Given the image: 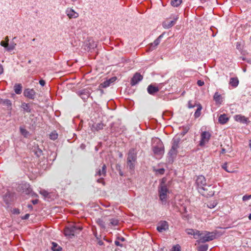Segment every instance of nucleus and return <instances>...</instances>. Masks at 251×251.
Returning a JSON list of instances; mask_svg holds the SVG:
<instances>
[{
  "label": "nucleus",
  "mask_w": 251,
  "mask_h": 251,
  "mask_svg": "<svg viewBox=\"0 0 251 251\" xmlns=\"http://www.w3.org/2000/svg\"><path fill=\"white\" fill-rule=\"evenodd\" d=\"M196 183L199 191L202 195L206 197H211L214 195V192L213 190L207 192V189L205 187L207 186L206 179L203 176H199L197 177Z\"/></svg>",
  "instance_id": "nucleus-1"
},
{
  "label": "nucleus",
  "mask_w": 251,
  "mask_h": 251,
  "mask_svg": "<svg viewBox=\"0 0 251 251\" xmlns=\"http://www.w3.org/2000/svg\"><path fill=\"white\" fill-rule=\"evenodd\" d=\"M136 159L137 153L136 151L133 149H130L128 151L127 158V165L129 169L133 170L134 169Z\"/></svg>",
  "instance_id": "nucleus-2"
},
{
  "label": "nucleus",
  "mask_w": 251,
  "mask_h": 251,
  "mask_svg": "<svg viewBox=\"0 0 251 251\" xmlns=\"http://www.w3.org/2000/svg\"><path fill=\"white\" fill-rule=\"evenodd\" d=\"M152 151L156 158H160L164 153L163 143L158 140L156 145L152 147Z\"/></svg>",
  "instance_id": "nucleus-3"
},
{
  "label": "nucleus",
  "mask_w": 251,
  "mask_h": 251,
  "mask_svg": "<svg viewBox=\"0 0 251 251\" xmlns=\"http://www.w3.org/2000/svg\"><path fill=\"white\" fill-rule=\"evenodd\" d=\"M159 197L163 203H165L169 193L168 189L164 183H161L158 188Z\"/></svg>",
  "instance_id": "nucleus-4"
},
{
  "label": "nucleus",
  "mask_w": 251,
  "mask_h": 251,
  "mask_svg": "<svg viewBox=\"0 0 251 251\" xmlns=\"http://www.w3.org/2000/svg\"><path fill=\"white\" fill-rule=\"evenodd\" d=\"M202 234L199 236V241L201 243L209 242L214 240L215 238V234L213 232H210L207 231L201 232Z\"/></svg>",
  "instance_id": "nucleus-5"
},
{
  "label": "nucleus",
  "mask_w": 251,
  "mask_h": 251,
  "mask_svg": "<svg viewBox=\"0 0 251 251\" xmlns=\"http://www.w3.org/2000/svg\"><path fill=\"white\" fill-rule=\"evenodd\" d=\"M211 135L209 132L203 131L201 134V139L200 142L201 146H204L205 144L208 142Z\"/></svg>",
  "instance_id": "nucleus-6"
},
{
  "label": "nucleus",
  "mask_w": 251,
  "mask_h": 251,
  "mask_svg": "<svg viewBox=\"0 0 251 251\" xmlns=\"http://www.w3.org/2000/svg\"><path fill=\"white\" fill-rule=\"evenodd\" d=\"M36 93L33 89L26 88L24 91V95L26 98L31 100H34Z\"/></svg>",
  "instance_id": "nucleus-7"
},
{
  "label": "nucleus",
  "mask_w": 251,
  "mask_h": 251,
  "mask_svg": "<svg viewBox=\"0 0 251 251\" xmlns=\"http://www.w3.org/2000/svg\"><path fill=\"white\" fill-rule=\"evenodd\" d=\"M169 229V225L167 222L162 221L158 223L157 230L159 232H164Z\"/></svg>",
  "instance_id": "nucleus-8"
},
{
  "label": "nucleus",
  "mask_w": 251,
  "mask_h": 251,
  "mask_svg": "<svg viewBox=\"0 0 251 251\" xmlns=\"http://www.w3.org/2000/svg\"><path fill=\"white\" fill-rule=\"evenodd\" d=\"M185 231L188 234L193 235L195 239H198L199 236L202 234L200 231L193 229H186Z\"/></svg>",
  "instance_id": "nucleus-9"
},
{
  "label": "nucleus",
  "mask_w": 251,
  "mask_h": 251,
  "mask_svg": "<svg viewBox=\"0 0 251 251\" xmlns=\"http://www.w3.org/2000/svg\"><path fill=\"white\" fill-rule=\"evenodd\" d=\"M66 14L70 19L77 18L79 16L78 13L72 8H68L66 10Z\"/></svg>",
  "instance_id": "nucleus-10"
},
{
  "label": "nucleus",
  "mask_w": 251,
  "mask_h": 251,
  "mask_svg": "<svg viewBox=\"0 0 251 251\" xmlns=\"http://www.w3.org/2000/svg\"><path fill=\"white\" fill-rule=\"evenodd\" d=\"M234 119L236 122L242 124H248L249 122V119L242 115H236L234 116Z\"/></svg>",
  "instance_id": "nucleus-11"
},
{
  "label": "nucleus",
  "mask_w": 251,
  "mask_h": 251,
  "mask_svg": "<svg viewBox=\"0 0 251 251\" xmlns=\"http://www.w3.org/2000/svg\"><path fill=\"white\" fill-rule=\"evenodd\" d=\"M143 79V76L139 73H136L131 80V85L132 86L136 85L140 81H141Z\"/></svg>",
  "instance_id": "nucleus-12"
},
{
  "label": "nucleus",
  "mask_w": 251,
  "mask_h": 251,
  "mask_svg": "<svg viewBox=\"0 0 251 251\" xmlns=\"http://www.w3.org/2000/svg\"><path fill=\"white\" fill-rule=\"evenodd\" d=\"M78 95L82 100H86L89 98L90 93L88 90L83 89L78 92Z\"/></svg>",
  "instance_id": "nucleus-13"
},
{
  "label": "nucleus",
  "mask_w": 251,
  "mask_h": 251,
  "mask_svg": "<svg viewBox=\"0 0 251 251\" xmlns=\"http://www.w3.org/2000/svg\"><path fill=\"white\" fill-rule=\"evenodd\" d=\"M159 88L157 86H155L152 84L149 85L147 88V91L150 95H154L155 93L158 92Z\"/></svg>",
  "instance_id": "nucleus-14"
},
{
  "label": "nucleus",
  "mask_w": 251,
  "mask_h": 251,
  "mask_svg": "<svg viewBox=\"0 0 251 251\" xmlns=\"http://www.w3.org/2000/svg\"><path fill=\"white\" fill-rule=\"evenodd\" d=\"M104 125L102 123H99L97 124H93L91 127V130L92 131H98L103 128Z\"/></svg>",
  "instance_id": "nucleus-15"
},
{
  "label": "nucleus",
  "mask_w": 251,
  "mask_h": 251,
  "mask_svg": "<svg viewBox=\"0 0 251 251\" xmlns=\"http://www.w3.org/2000/svg\"><path fill=\"white\" fill-rule=\"evenodd\" d=\"M178 17L177 16H176L174 18V20H172L170 22H165L163 23V27L165 28H169L172 27L176 24V21L178 19Z\"/></svg>",
  "instance_id": "nucleus-16"
},
{
  "label": "nucleus",
  "mask_w": 251,
  "mask_h": 251,
  "mask_svg": "<svg viewBox=\"0 0 251 251\" xmlns=\"http://www.w3.org/2000/svg\"><path fill=\"white\" fill-rule=\"evenodd\" d=\"M213 99L217 104H221L223 102V98L218 92H216L214 94Z\"/></svg>",
  "instance_id": "nucleus-17"
},
{
  "label": "nucleus",
  "mask_w": 251,
  "mask_h": 251,
  "mask_svg": "<svg viewBox=\"0 0 251 251\" xmlns=\"http://www.w3.org/2000/svg\"><path fill=\"white\" fill-rule=\"evenodd\" d=\"M163 37V34L160 35L151 44V48L153 50L159 44L161 41V39Z\"/></svg>",
  "instance_id": "nucleus-18"
},
{
  "label": "nucleus",
  "mask_w": 251,
  "mask_h": 251,
  "mask_svg": "<svg viewBox=\"0 0 251 251\" xmlns=\"http://www.w3.org/2000/svg\"><path fill=\"white\" fill-rule=\"evenodd\" d=\"M229 120V118L225 114L221 115L218 119L219 122L222 125L226 123Z\"/></svg>",
  "instance_id": "nucleus-19"
},
{
  "label": "nucleus",
  "mask_w": 251,
  "mask_h": 251,
  "mask_svg": "<svg viewBox=\"0 0 251 251\" xmlns=\"http://www.w3.org/2000/svg\"><path fill=\"white\" fill-rule=\"evenodd\" d=\"M180 139L178 137H175L172 140V148L177 150L179 148V145Z\"/></svg>",
  "instance_id": "nucleus-20"
},
{
  "label": "nucleus",
  "mask_w": 251,
  "mask_h": 251,
  "mask_svg": "<svg viewBox=\"0 0 251 251\" xmlns=\"http://www.w3.org/2000/svg\"><path fill=\"white\" fill-rule=\"evenodd\" d=\"M71 229H72V232H73V235L74 236L75 233H78L81 230L82 227L80 226H78L76 225H72L69 226Z\"/></svg>",
  "instance_id": "nucleus-21"
},
{
  "label": "nucleus",
  "mask_w": 251,
  "mask_h": 251,
  "mask_svg": "<svg viewBox=\"0 0 251 251\" xmlns=\"http://www.w3.org/2000/svg\"><path fill=\"white\" fill-rule=\"evenodd\" d=\"M106 166L105 165H103L102 167V169L101 170L100 169H99L97 172H96V176H106Z\"/></svg>",
  "instance_id": "nucleus-22"
},
{
  "label": "nucleus",
  "mask_w": 251,
  "mask_h": 251,
  "mask_svg": "<svg viewBox=\"0 0 251 251\" xmlns=\"http://www.w3.org/2000/svg\"><path fill=\"white\" fill-rule=\"evenodd\" d=\"M229 84L233 87H236L239 84V80L237 77H231Z\"/></svg>",
  "instance_id": "nucleus-23"
},
{
  "label": "nucleus",
  "mask_w": 251,
  "mask_h": 251,
  "mask_svg": "<svg viewBox=\"0 0 251 251\" xmlns=\"http://www.w3.org/2000/svg\"><path fill=\"white\" fill-rule=\"evenodd\" d=\"M14 92L16 94H21L22 91V85L20 83H16L14 86Z\"/></svg>",
  "instance_id": "nucleus-24"
},
{
  "label": "nucleus",
  "mask_w": 251,
  "mask_h": 251,
  "mask_svg": "<svg viewBox=\"0 0 251 251\" xmlns=\"http://www.w3.org/2000/svg\"><path fill=\"white\" fill-rule=\"evenodd\" d=\"M178 151L177 150L171 148V150L169 151L168 152V155L170 158H171L172 160H173L177 155Z\"/></svg>",
  "instance_id": "nucleus-25"
},
{
  "label": "nucleus",
  "mask_w": 251,
  "mask_h": 251,
  "mask_svg": "<svg viewBox=\"0 0 251 251\" xmlns=\"http://www.w3.org/2000/svg\"><path fill=\"white\" fill-rule=\"evenodd\" d=\"M196 106L197 107V109L195 112L194 116L196 118H197L199 117L201 114V110L202 109V106L201 104H197L196 105Z\"/></svg>",
  "instance_id": "nucleus-26"
},
{
  "label": "nucleus",
  "mask_w": 251,
  "mask_h": 251,
  "mask_svg": "<svg viewBox=\"0 0 251 251\" xmlns=\"http://www.w3.org/2000/svg\"><path fill=\"white\" fill-rule=\"evenodd\" d=\"M21 107L24 110V111L27 113H30L31 112V109L30 108L28 103L23 102L21 104Z\"/></svg>",
  "instance_id": "nucleus-27"
},
{
  "label": "nucleus",
  "mask_w": 251,
  "mask_h": 251,
  "mask_svg": "<svg viewBox=\"0 0 251 251\" xmlns=\"http://www.w3.org/2000/svg\"><path fill=\"white\" fill-rule=\"evenodd\" d=\"M71 230L69 226L66 227L64 229L65 235L69 237L73 236Z\"/></svg>",
  "instance_id": "nucleus-28"
},
{
  "label": "nucleus",
  "mask_w": 251,
  "mask_h": 251,
  "mask_svg": "<svg viewBox=\"0 0 251 251\" xmlns=\"http://www.w3.org/2000/svg\"><path fill=\"white\" fill-rule=\"evenodd\" d=\"M52 245L51 249L53 251H60L62 249V248L55 242H52Z\"/></svg>",
  "instance_id": "nucleus-29"
},
{
  "label": "nucleus",
  "mask_w": 251,
  "mask_h": 251,
  "mask_svg": "<svg viewBox=\"0 0 251 251\" xmlns=\"http://www.w3.org/2000/svg\"><path fill=\"white\" fill-rule=\"evenodd\" d=\"M109 226H117L119 224L118 220L114 218H112L109 220Z\"/></svg>",
  "instance_id": "nucleus-30"
},
{
  "label": "nucleus",
  "mask_w": 251,
  "mask_h": 251,
  "mask_svg": "<svg viewBox=\"0 0 251 251\" xmlns=\"http://www.w3.org/2000/svg\"><path fill=\"white\" fill-rule=\"evenodd\" d=\"M182 2V0H171V5L174 7L178 6Z\"/></svg>",
  "instance_id": "nucleus-31"
},
{
  "label": "nucleus",
  "mask_w": 251,
  "mask_h": 251,
  "mask_svg": "<svg viewBox=\"0 0 251 251\" xmlns=\"http://www.w3.org/2000/svg\"><path fill=\"white\" fill-rule=\"evenodd\" d=\"M110 84L111 83L110 80H106L100 85L99 88L100 89V88H106L108 87Z\"/></svg>",
  "instance_id": "nucleus-32"
},
{
  "label": "nucleus",
  "mask_w": 251,
  "mask_h": 251,
  "mask_svg": "<svg viewBox=\"0 0 251 251\" xmlns=\"http://www.w3.org/2000/svg\"><path fill=\"white\" fill-rule=\"evenodd\" d=\"M208 248V246L207 244L202 245L198 248V251H207Z\"/></svg>",
  "instance_id": "nucleus-33"
},
{
  "label": "nucleus",
  "mask_w": 251,
  "mask_h": 251,
  "mask_svg": "<svg viewBox=\"0 0 251 251\" xmlns=\"http://www.w3.org/2000/svg\"><path fill=\"white\" fill-rule=\"evenodd\" d=\"M0 102L3 103L4 104L7 105L8 107H11L12 103L11 101L9 100L6 99V100H2L0 99Z\"/></svg>",
  "instance_id": "nucleus-34"
},
{
  "label": "nucleus",
  "mask_w": 251,
  "mask_h": 251,
  "mask_svg": "<svg viewBox=\"0 0 251 251\" xmlns=\"http://www.w3.org/2000/svg\"><path fill=\"white\" fill-rule=\"evenodd\" d=\"M58 137V134L56 132V131L52 132L50 134V138L51 140H55Z\"/></svg>",
  "instance_id": "nucleus-35"
},
{
  "label": "nucleus",
  "mask_w": 251,
  "mask_h": 251,
  "mask_svg": "<svg viewBox=\"0 0 251 251\" xmlns=\"http://www.w3.org/2000/svg\"><path fill=\"white\" fill-rule=\"evenodd\" d=\"M20 129L21 134L23 135L25 137H27V136L29 134V132L27 131V130L22 127H20Z\"/></svg>",
  "instance_id": "nucleus-36"
},
{
  "label": "nucleus",
  "mask_w": 251,
  "mask_h": 251,
  "mask_svg": "<svg viewBox=\"0 0 251 251\" xmlns=\"http://www.w3.org/2000/svg\"><path fill=\"white\" fill-rule=\"evenodd\" d=\"M97 222L101 227L105 228V223L102 219H98Z\"/></svg>",
  "instance_id": "nucleus-37"
},
{
  "label": "nucleus",
  "mask_w": 251,
  "mask_h": 251,
  "mask_svg": "<svg viewBox=\"0 0 251 251\" xmlns=\"http://www.w3.org/2000/svg\"><path fill=\"white\" fill-rule=\"evenodd\" d=\"M16 44L15 43H12L10 44L9 46L8 45V47L7 48V50L8 51H10L14 50L15 48Z\"/></svg>",
  "instance_id": "nucleus-38"
},
{
  "label": "nucleus",
  "mask_w": 251,
  "mask_h": 251,
  "mask_svg": "<svg viewBox=\"0 0 251 251\" xmlns=\"http://www.w3.org/2000/svg\"><path fill=\"white\" fill-rule=\"evenodd\" d=\"M40 193L45 197H47L49 195V193L45 190H40Z\"/></svg>",
  "instance_id": "nucleus-39"
},
{
  "label": "nucleus",
  "mask_w": 251,
  "mask_h": 251,
  "mask_svg": "<svg viewBox=\"0 0 251 251\" xmlns=\"http://www.w3.org/2000/svg\"><path fill=\"white\" fill-rule=\"evenodd\" d=\"M251 199V194L250 195H245L242 198V200L244 201H247Z\"/></svg>",
  "instance_id": "nucleus-40"
},
{
  "label": "nucleus",
  "mask_w": 251,
  "mask_h": 251,
  "mask_svg": "<svg viewBox=\"0 0 251 251\" xmlns=\"http://www.w3.org/2000/svg\"><path fill=\"white\" fill-rule=\"evenodd\" d=\"M171 251H180V247L178 245L174 246Z\"/></svg>",
  "instance_id": "nucleus-41"
},
{
  "label": "nucleus",
  "mask_w": 251,
  "mask_h": 251,
  "mask_svg": "<svg viewBox=\"0 0 251 251\" xmlns=\"http://www.w3.org/2000/svg\"><path fill=\"white\" fill-rule=\"evenodd\" d=\"M156 173L160 175H163L165 172V170L163 168L159 169L156 170Z\"/></svg>",
  "instance_id": "nucleus-42"
},
{
  "label": "nucleus",
  "mask_w": 251,
  "mask_h": 251,
  "mask_svg": "<svg viewBox=\"0 0 251 251\" xmlns=\"http://www.w3.org/2000/svg\"><path fill=\"white\" fill-rule=\"evenodd\" d=\"M217 204V203L216 202H213V203H209L207 205V206L210 208H213L216 206Z\"/></svg>",
  "instance_id": "nucleus-43"
},
{
  "label": "nucleus",
  "mask_w": 251,
  "mask_h": 251,
  "mask_svg": "<svg viewBox=\"0 0 251 251\" xmlns=\"http://www.w3.org/2000/svg\"><path fill=\"white\" fill-rule=\"evenodd\" d=\"M196 105L197 104H193L192 103V101L191 100L188 101V107L189 108H193V107L196 106Z\"/></svg>",
  "instance_id": "nucleus-44"
},
{
  "label": "nucleus",
  "mask_w": 251,
  "mask_h": 251,
  "mask_svg": "<svg viewBox=\"0 0 251 251\" xmlns=\"http://www.w3.org/2000/svg\"><path fill=\"white\" fill-rule=\"evenodd\" d=\"M0 45L7 49L8 47V43H6V42H4V41H2L0 42Z\"/></svg>",
  "instance_id": "nucleus-45"
},
{
  "label": "nucleus",
  "mask_w": 251,
  "mask_h": 251,
  "mask_svg": "<svg viewBox=\"0 0 251 251\" xmlns=\"http://www.w3.org/2000/svg\"><path fill=\"white\" fill-rule=\"evenodd\" d=\"M223 168L227 172H229V173H230V172H232L231 171H229L227 169V164L226 163H225L223 165Z\"/></svg>",
  "instance_id": "nucleus-46"
},
{
  "label": "nucleus",
  "mask_w": 251,
  "mask_h": 251,
  "mask_svg": "<svg viewBox=\"0 0 251 251\" xmlns=\"http://www.w3.org/2000/svg\"><path fill=\"white\" fill-rule=\"evenodd\" d=\"M197 84H198L199 86H203V85L204 84V81H202V80H199L197 81Z\"/></svg>",
  "instance_id": "nucleus-47"
},
{
  "label": "nucleus",
  "mask_w": 251,
  "mask_h": 251,
  "mask_svg": "<svg viewBox=\"0 0 251 251\" xmlns=\"http://www.w3.org/2000/svg\"><path fill=\"white\" fill-rule=\"evenodd\" d=\"M29 217V214H26L25 216L22 217V219L23 220H26V219H28Z\"/></svg>",
  "instance_id": "nucleus-48"
},
{
  "label": "nucleus",
  "mask_w": 251,
  "mask_h": 251,
  "mask_svg": "<svg viewBox=\"0 0 251 251\" xmlns=\"http://www.w3.org/2000/svg\"><path fill=\"white\" fill-rule=\"evenodd\" d=\"M39 83L41 86H44L45 85L46 82L45 80L41 79L39 81Z\"/></svg>",
  "instance_id": "nucleus-49"
},
{
  "label": "nucleus",
  "mask_w": 251,
  "mask_h": 251,
  "mask_svg": "<svg viewBox=\"0 0 251 251\" xmlns=\"http://www.w3.org/2000/svg\"><path fill=\"white\" fill-rule=\"evenodd\" d=\"M116 79V78L115 77H112L108 80H110V82L111 83L113 82L114 81H115Z\"/></svg>",
  "instance_id": "nucleus-50"
},
{
  "label": "nucleus",
  "mask_w": 251,
  "mask_h": 251,
  "mask_svg": "<svg viewBox=\"0 0 251 251\" xmlns=\"http://www.w3.org/2000/svg\"><path fill=\"white\" fill-rule=\"evenodd\" d=\"M3 69L2 66L0 64V75L3 73Z\"/></svg>",
  "instance_id": "nucleus-51"
},
{
  "label": "nucleus",
  "mask_w": 251,
  "mask_h": 251,
  "mask_svg": "<svg viewBox=\"0 0 251 251\" xmlns=\"http://www.w3.org/2000/svg\"><path fill=\"white\" fill-rule=\"evenodd\" d=\"M115 244L116 246H120V247H122V245L120 243V242L118 241H115Z\"/></svg>",
  "instance_id": "nucleus-52"
},
{
  "label": "nucleus",
  "mask_w": 251,
  "mask_h": 251,
  "mask_svg": "<svg viewBox=\"0 0 251 251\" xmlns=\"http://www.w3.org/2000/svg\"><path fill=\"white\" fill-rule=\"evenodd\" d=\"M38 201L37 200H34L32 201V202L33 204H36L38 203Z\"/></svg>",
  "instance_id": "nucleus-53"
},
{
  "label": "nucleus",
  "mask_w": 251,
  "mask_h": 251,
  "mask_svg": "<svg viewBox=\"0 0 251 251\" xmlns=\"http://www.w3.org/2000/svg\"><path fill=\"white\" fill-rule=\"evenodd\" d=\"M27 207H28V208L30 210H32V209H33V207H32V205H31V204H28V205H27Z\"/></svg>",
  "instance_id": "nucleus-54"
},
{
  "label": "nucleus",
  "mask_w": 251,
  "mask_h": 251,
  "mask_svg": "<svg viewBox=\"0 0 251 251\" xmlns=\"http://www.w3.org/2000/svg\"><path fill=\"white\" fill-rule=\"evenodd\" d=\"M98 244L100 246H102L103 244V242L101 241V240H100L99 242H98Z\"/></svg>",
  "instance_id": "nucleus-55"
},
{
  "label": "nucleus",
  "mask_w": 251,
  "mask_h": 251,
  "mask_svg": "<svg viewBox=\"0 0 251 251\" xmlns=\"http://www.w3.org/2000/svg\"><path fill=\"white\" fill-rule=\"evenodd\" d=\"M97 181L99 183L102 182L103 181L102 178H100V179H98Z\"/></svg>",
  "instance_id": "nucleus-56"
},
{
  "label": "nucleus",
  "mask_w": 251,
  "mask_h": 251,
  "mask_svg": "<svg viewBox=\"0 0 251 251\" xmlns=\"http://www.w3.org/2000/svg\"><path fill=\"white\" fill-rule=\"evenodd\" d=\"M226 152V150L225 149H222L221 151V153H224Z\"/></svg>",
  "instance_id": "nucleus-57"
},
{
  "label": "nucleus",
  "mask_w": 251,
  "mask_h": 251,
  "mask_svg": "<svg viewBox=\"0 0 251 251\" xmlns=\"http://www.w3.org/2000/svg\"><path fill=\"white\" fill-rule=\"evenodd\" d=\"M6 42L8 43L9 39L8 36H6L5 38Z\"/></svg>",
  "instance_id": "nucleus-58"
},
{
  "label": "nucleus",
  "mask_w": 251,
  "mask_h": 251,
  "mask_svg": "<svg viewBox=\"0 0 251 251\" xmlns=\"http://www.w3.org/2000/svg\"><path fill=\"white\" fill-rule=\"evenodd\" d=\"M200 1L201 2V3H204L205 2H206V0H200Z\"/></svg>",
  "instance_id": "nucleus-59"
},
{
  "label": "nucleus",
  "mask_w": 251,
  "mask_h": 251,
  "mask_svg": "<svg viewBox=\"0 0 251 251\" xmlns=\"http://www.w3.org/2000/svg\"><path fill=\"white\" fill-rule=\"evenodd\" d=\"M248 218L249 220H251V213L249 215Z\"/></svg>",
  "instance_id": "nucleus-60"
},
{
  "label": "nucleus",
  "mask_w": 251,
  "mask_h": 251,
  "mask_svg": "<svg viewBox=\"0 0 251 251\" xmlns=\"http://www.w3.org/2000/svg\"><path fill=\"white\" fill-rule=\"evenodd\" d=\"M15 212H16V213H20V212H19V210H18V209H15Z\"/></svg>",
  "instance_id": "nucleus-61"
},
{
  "label": "nucleus",
  "mask_w": 251,
  "mask_h": 251,
  "mask_svg": "<svg viewBox=\"0 0 251 251\" xmlns=\"http://www.w3.org/2000/svg\"><path fill=\"white\" fill-rule=\"evenodd\" d=\"M121 240V241H124L125 240V239L124 238L122 237Z\"/></svg>",
  "instance_id": "nucleus-62"
},
{
  "label": "nucleus",
  "mask_w": 251,
  "mask_h": 251,
  "mask_svg": "<svg viewBox=\"0 0 251 251\" xmlns=\"http://www.w3.org/2000/svg\"><path fill=\"white\" fill-rule=\"evenodd\" d=\"M249 147L250 148L251 150V143H250L249 144Z\"/></svg>",
  "instance_id": "nucleus-63"
},
{
  "label": "nucleus",
  "mask_w": 251,
  "mask_h": 251,
  "mask_svg": "<svg viewBox=\"0 0 251 251\" xmlns=\"http://www.w3.org/2000/svg\"><path fill=\"white\" fill-rule=\"evenodd\" d=\"M247 1L251 2V0H247Z\"/></svg>",
  "instance_id": "nucleus-64"
}]
</instances>
